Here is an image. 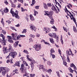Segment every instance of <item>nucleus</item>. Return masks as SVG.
Wrapping results in <instances>:
<instances>
[{"instance_id": "obj_2", "label": "nucleus", "mask_w": 77, "mask_h": 77, "mask_svg": "<svg viewBox=\"0 0 77 77\" xmlns=\"http://www.w3.org/2000/svg\"><path fill=\"white\" fill-rule=\"evenodd\" d=\"M9 49H7V47H3L2 51L4 54H6V53H8V52H9V51L11 52V51H13V49L12 48V47L11 45H9Z\"/></svg>"}, {"instance_id": "obj_19", "label": "nucleus", "mask_w": 77, "mask_h": 77, "mask_svg": "<svg viewBox=\"0 0 77 77\" xmlns=\"http://www.w3.org/2000/svg\"><path fill=\"white\" fill-rule=\"evenodd\" d=\"M49 40L51 43H52V44H54V40H53V38H49Z\"/></svg>"}, {"instance_id": "obj_21", "label": "nucleus", "mask_w": 77, "mask_h": 77, "mask_svg": "<svg viewBox=\"0 0 77 77\" xmlns=\"http://www.w3.org/2000/svg\"><path fill=\"white\" fill-rule=\"evenodd\" d=\"M53 36H54V38H57V39H58L59 37L57 36L56 35V33H53Z\"/></svg>"}, {"instance_id": "obj_38", "label": "nucleus", "mask_w": 77, "mask_h": 77, "mask_svg": "<svg viewBox=\"0 0 77 77\" xmlns=\"http://www.w3.org/2000/svg\"><path fill=\"white\" fill-rule=\"evenodd\" d=\"M1 23L2 24L3 26H4V25H5V24L4 23V22H3V18L2 19V20L1 21Z\"/></svg>"}, {"instance_id": "obj_36", "label": "nucleus", "mask_w": 77, "mask_h": 77, "mask_svg": "<svg viewBox=\"0 0 77 77\" xmlns=\"http://www.w3.org/2000/svg\"><path fill=\"white\" fill-rule=\"evenodd\" d=\"M10 28L12 29V30H15L16 32H17V29H15V28H14V27L13 26H11Z\"/></svg>"}, {"instance_id": "obj_47", "label": "nucleus", "mask_w": 77, "mask_h": 77, "mask_svg": "<svg viewBox=\"0 0 77 77\" xmlns=\"http://www.w3.org/2000/svg\"><path fill=\"white\" fill-rule=\"evenodd\" d=\"M5 4L6 5H8V4H9V3H8V1H7V0H5Z\"/></svg>"}, {"instance_id": "obj_55", "label": "nucleus", "mask_w": 77, "mask_h": 77, "mask_svg": "<svg viewBox=\"0 0 77 77\" xmlns=\"http://www.w3.org/2000/svg\"><path fill=\"white\" fill-rule=\"evenodd\" d=\"M58 52L60 54H61V51L60 49H59L58 50Z\"/></svg>"}, {"instance_id": "obj_28", "label": "nucleus", "mask_w": 77, "mask_h": 77, "mask_svg": "<svg viewBox=\"0 0 77 77\" xmlns=\"http://www.w3.org/2000/svg\"><path fill=\"white\" fill-rule=\"evenodd\" d=\"M2 71V75H5V74H6V72L5 71Z\"/></svg>"}, {"instance_id": "obj_51", "label": "nucleus", "mask_w": 77, "mask_h": 77, "mask_svg": "<svg viewBox=\"0 0 77 77\" xmlns=\"http://www.w3.org/2000/svg\"><path fill=\"white\" fill-rule=\"evenodd\" d=\"M62 59L63 61V62H66V60H65V58L64 57L62 58Z\"/></svg>"}, {"instance_id": "obj_4", "label": "nucleus", "mask_w": 77, "mask_h": 77, "mask_svg": "<svg viewBox=\"0 0 77 77\" xmlns=\"http://www.w3.org/2000/svg\"><path fill=\"white\" fill-rule=\"evenodd\" d=\"M24 64H22L21 65V67L20 69V70L21 71V72L23 73H25V74H23V76L24 77V76H27V75H28L29 73L26 72V70H24Z\"/></svg>"}, {"instance_id": "obj_37", "label": "nucleus", "mask_w": 77, "mask_h": 77, "mask_svg": "<svg viewBox=\"0 0 77 77\" xmlns=\"http://www.w3.org/2000/svg\"><path fill=\"white\" fill-rule=\"evenodd\" d=\"M56 5H58V6H59V9H61V5H60V4L58 2H57V3H56Z\"/></svg>"}, {"instance_id": "obj_16", "label": "nucleus", "mask_w": 77, "mask_h": 77, "mask_svg": "<svg viewBox=\"0 0 77 77\" xmlns=\"http://www.w3.org/2000/svg\"><path fill=\"white\" fill-rule=\"evenodd\" d=\"M30 19L31 21H34L35 18L32 14L30 15Z\"/></svg>"}, {"instance_id": "obj_52", "label": "nucleus", "mask_w": 77, "mask_h": 77, "mask_svg": "<svg viewBox=\"0 0 77 77\" xmlns=\"http://www.w3.org/2000/svg\"><path fill=\"white\" fill-rule=\"evenodd\" d=\"M21 9L22 10H21L22 12H23V11H26V10L23 9V7H21Z\"/></svg>"}, {"instance_id": "obj_40", "label": "nucleus", "mask_w": 77, "mask_h": 77, "mask_svg": "<svg viewBox=\"0 0 77 77\" xmlns=\"http://www.w3.org/2000/svg\"><path fill=\"white\" fill-rule=\"evenodd\" d=\"M2 32L3 33V34H4V35H6V32L5 31V30L2 29Z\"/></svg>"}, {"instance_id": "obj_35", "label": "nucleus", "mask_w": 77, "mask_h": 77, "mask_svg": "<svg viewBox=\"0 0 77 77\" xmlns=\"http://www.w3.org/2000/svg\"><path fill=\"white\" fill-rule=\"evenodd\" d=\"M36 3V2H35V0H32V4H31V5L32 6L34 5Z\"/></svg>"}, {"instance_id": "obj_44", "label": "nucleus", "mask_w": 77, "mask_h": 77, "mask_svg": "<svg viewBox=\"0 0 77 77\" xmlns=\"http://www.w3.org/2000/svg\"><path fill=\"white\" fill-rule=\"evenodd\" d=\"M51 55L53 59H54V58H55V57H56L55 56V55H54V54H51Z\"/></svg>"}, {"instance_id": "obj_17", "label": "nucleus", "mask_w": 77, "mask_h": 77, "mask_svg": "<svg viewBox=\"0 0 77 77\" xmlns=\"http://www.w3.org/2000/svg\"><path fill=\"white\" fill-rule=\"evenodd\" d=\"M43 6L45 9H48V6L46 3H43Z\"/></svg>"}, {"instance_id": "obj_42", "label": "nucleus", "mask_w": 77, "mask_h": 77, "mask_svg": "<svg viewBox=\"0 0 77 77\" xmlns=\"http://www.w3.org/2000/svg\"><path fill=\"white\" fill-rule=\"evenodd\" d=\"M27 32V29H24L23 30V31L22 32L23 34V33H26Z\"/></svg>"}, {"instance_id": "obj_18", "label": "nucleus", "mask_w": 77, "mask_h": 77, "mask_svg": "<svg viewBox=\"0 0 77 77\" xmlns=\"http://www.w3.org/2000/svg\"><path fill=\"white\" fill-rule=\"evenodd\" d=\"M0 37H2L3 39V41H4V40L5 39V36L3 34H1L0 35Z\"/></svg>"}, {"instance_id": "obj_34", "label": "nucleus", "mask_w": 77, "mask_h": 77, "mask_svg": "<svg viewBox=\"0 0 77 77\" xmlns=\"http://www.w3.org/2000/svg\"><path fill=\"white\" fill-rule=\"evenodd\" d=\"M48 72V73H50H50L52 72V70L51 69H49L47 70Z\"/></svg>"}, {"instance_id": "obj_5", "label": "nucleus", "mask_w": 77, "mask_h": 77, "mask_svg": "<svg viewBox=\"0 0 77 77\" xmlns=\"http://www.w3.org/2000/svg\"><path fill=\"white\" fill-rule=\"evenodd\" d=\"M33 48L35 49V50L38 51L39 50H40L41 49V45L40 44H37L33 46Z\"/></svg>"}, {"instance_id": "obj_3", "label": "nucleus", "mask_w": 77, "mask_h": 77, "mask_svg": "<svg viewBox=\"0 0 77 77\" xmlns=\"http://www.w3.org/2000/svg\"><path fill=\"white\" fill-rule=\"evenodd\" d=\"M12 10H13V8L11 9L10 12L11 14H12L13 17H15L16 18H17V19H19V18H20V17H19V16L18 15V11H16L14 12V11Z\"/></svg>"}, {"instance_id": "obj_50", "label": "nucleus", "mask_w": 77, "mask_h": 77, "mask_svg": "<svg viewBox=\"0 0 77 77\" xmlns=\"http://www.w3.org/2000/svg\"><path fill=\"white\" fill-rule=\"evenodd\" d=\"M29 36H30V37L33 38H35V36L33 35H32V34H30L29 35Z\"/></svg>"}, {"instance_id": "obj_13", "label": "nucleus", "mask_w": 77, "mask_h": 77, "mask_svg": "<svg viewBox=\"0 0 77 77\" xmlns=\"http://www.w3.org/2000/svg\"><path fill=\"white\" fill-rule=\"evenodd\" d=\"M30 28L32 30H34V31H35L36 29V27H35V26L33 25L31 26L30 27Z\"/></svg>"}, {"instance_id": "obj_64", "label": "nucleus", "mask_w": 77, "mask_h": 77, "mask_svg": "<svg viewBox=\"0 0 77 77\" xmlns=\"http://www.w3.org/2000/svg\"><path fill=\"white\" fill-rule=\"evenodd\" d=\"M75 66V65L73 63L70 66L71 67H74V66Z\"/></svg>"}, {"instance_id": "obj_30", "label": "nucleus", "mask_w": 77, "mask_h": 77, "mask_svg": "<svg viewBox=\"0 0 77 77\" xmlns=\"http://www.w3.org/2000/svg\"><path fill=\"white\" fill-rule=\"evenodd\" d=\"M51 28H53V29H54L55 31H56V32H57V29L55 27V26H53L51 27Z\"/></svg>"}, {"instance_id": "obj_59", "label": "nucleus", "mask_w": 77, "mask_h": 77, "mask_svg": "<svg viewBox=\"0 0 77 77\" xmlns=\"http://www.w3.org/2000/svg\"><path fill=\"white\" fill-rule=\"evenodd\" d=\"M35 9H39V6H35Z\"/></svg>"}, {"instance_id": "obj_24", "label": "nucleus", "mask_w": 77, "mask_h": 77, "mask_svg": "<svg viewBox=\"0 0 77 77\" xmlns=\"http://www.w3.org/2000/svg\"><path fill=\"white\" fill-rule=\"evenodd\" d=\"M39 66V70H41V69H42L44 68V66L43 65H40Z\"/></svg>"}, {"instance_id": "obj_27", "label": "nucleus", "mask_w": 77, "mask_h": 77, "mask_svg": "<svg viewBox=\"0 0 77 77\" xmlns=\"http://www.w3.org/2000/svg\"><path fill=\"white\" fill-rule=\"evenodd\" d=\"M23 52L25 53H26V54H29V53L28 52V51H27V50L26 49H24V51H23Z\"/></svg>"}, {"instance_id": "obj_20", "label": "nucleus", "mask_w": 77, "mask_h": 77, "mask_svg": "<svg viewBox=\"0 0 77 77\" xmlns=\"http://www.w3.org/2000/svg\"><path fill=\"white\" fill-rule=\"evenodd\" d=\"M29 61H31V63L32 64H34V63H36L35 62V60L32 58H31V60Z\"/></svg>"}, {"instance_id": "obj_32", "label": "nucleus", "mask_w": 77, "mask_h": 77, "mask_svg": "<svg viewBox=\"0 0 77 77\" xmlns=\"http://www.w3.org/2000/svg\"><path fill=\"white\" fill-rule=\"evenodd\" d=\"M65 9H66L65 12H66L67 14V15L68 16H69V15L68 14V12L69 11H68V9H67V8H66V7H65Z\"/></svg>"}, {"instance_id": "obj_54", "label": "nucleus", "mask_w": 77, "mask_h": 77, "mask_svg": "<svg viewBox=\"0 0 77 77\" xmlns=\"http://www.w3.org/2000/svg\"><path fill=\"white\" fill-rule=\"evenodd\" d=\"M11 5L13 7V8H15V7H16V5L14 4H11Z\"/></svg>"}, {"instance_id": "obj_26", "label": "nucleus", "mask_w": 77, "mask_h": 77, "mask_svg": "<svg viewBox=\"0 0 77 77\" xmlns=\"http://www.w3.org/2000/svg\"><path fill=\"white\" fill-rule=\"evenodd\" d=\"M26 57L27 58V59L29 60V61H30L31 60L32 58H29V56L28 55H26Z\"/></svg>"}, {"instance_id": "obj_6", "label": "nucleus", "mask_w": 77, "mask_h": 77, "mask_svg": "<svg viewBox=\"0 0 77 77\" xmlns=\"http://www.w3.org/2000/svg\"><path fill=\"white\" fill-rule=\"evenodd\" d=\"M2 71H4L6 72H8L9 71V69L7 67H0V72H1Z\"/></svg>"}, {"instance_id": "obj_56", "label": "nucleus", "mask_w": 77, "mask_h": 77, "mask_svg": "<svg viewBox=\"0 0 77 77\" xmlns=\"http://www.w3.org/2000/svg\"><path fill=\"white\" fill-rule=\"evenodd\" d=\"M42 69V71H43L44 72L46 71L47 70V69H45V68H44V67Z\"/></svg>"}, {"instance_id": "obj_53", "label": "nucleus", "mask_w": 77, "mask_h": 77, "mask_svg": "<svg viewBox=\"0 0 77 77\" xmlns=\"http://www.w3.org/2000/svg\"><path fill=\"white\" fill-rule=\"evenodd\" d=\"M56 73L57 74L58 76V77H59L60 76V75L59 74V72L58 71H57Z\"/></svg>"}, {"instance_id": "obj_43", "label": "nucleus", "mask_w": 77, "mask_h": 77, "mask_svg": "<svg viewBox=\"0 0 77 77\" xmlns=\"http://www.w3.org/2000/svg\"><path fill=\"white\" fill-rule=\"evenodd\" d=\"M47 5L48 7H51V6H52V5H51V3H48Z\"/></svg>"}, {"instance_id": "obj_58", "label": "nucleus", "mask_w": 77, "mask_h": 77, "mask_svg": "<svg viewBox=\"0 0 77 77\" xmlns=\"http://www.w3.org/2000/svg\"><path fill=\"white\" fill-rule=\"evenodd\" d=\"M55 5V6L57 7V9L58 11L59 12H60V9L59 8V7H57V6Z\"/></svg>"}, {"instance_id": "obj_39", "label": "nucleus", "mask_w": 77, "mask_h": 77, "mask_svg": "<svg viewBox=\"0 0 77 77\" xmlns=\"http://www.w3.org/2000/svg\"><path fill=\"white\" fill-rule=\"evenodd\" d=\"M67 61L68 62H70V60H69V57L67 56Z\"/></svg>"}, {"instance_id": "obj_9", "label": "nucleus", "mask_w": 77, "mask_h": 77, "mask_svg": "<svg viewBox=\"0 0 77 77\" xmlns=\"http://www.w3.org/2000/svg\"><path fill=\"white\" fill-rule=\"evenodd\" d=\"M7 38L9 42L12 43H14V41H13V40L12 39V37H11V36L8 35L7 36Z\"/></svg>"}, {"instance_id": "obj_45", "label": "nucleus", "mask_w": 77, "mask_h": 77, "mask_svg": "<svg viewBox=\"0 0 77 77\" xmlns=\"http://www.w3.org/2000/svg\"><path fill=\"white\" fill-rule=\"evenodd\" d=\"M48 35L51 37H53V33L49 34Z\"/></svg>"}, {"instance_id": "obj_46", "label": "nucleus", "mask_w": 77, "mask_h": 77, "mask_svg": "<svg viewBox=\"0 0 77 77\" xmlns=\"http://www.w3.org/2000/svg\"><path fill=\"white\" fill-rule=\"evenodd\" d=\"M30 75L31 77H35V74H30Z\"/></svg>"}, {"instance_id": "obj_12", "label": "nucleus", "mask_w": 77, "mask_h": 77, "mask_svg": "<svg viewBox=\"0 0 77 77\" xmlns=\"http://www.w3.org/2000/svg\"><path fill=\"white\" fill-rule=\"evenodd\" d=\"M51 9L53 11H55L56 12H57V10L56 9V7L54 6V5H52L51 8Z\"/></svg>"}, {"instance_id": "obj_23", "label": "nucleus", "mask_w": 77, "mask_h": 77, "mask_svg": "<svg viewBox=\"0 0 77 77\" xmlns=\"http://www.w3.org/2000/svg\"><path fill=\"white\" fill-rule=\"evenodd\" d=\"M47 64L48 65H49V66H50L51 64H52V63L50 61H48L47 62Z\"/></svg>"}, {"instance_id": "obj_31", "label": "nucleus", "mask_w": 77, "mask_h": 77, "mask_svg": "<svg viewBox=\"0 0 77 77\" xmlns=\"http://www.w3.org/2000/svg\"><path fill=\"white\" fill-rule=\"evenodd\" d=\"M51 51V54L52 53H54V49L53 48H52L50 50Z\"/></svg>"}, {"instance_id": "obj_61", "label": "nucleus", "mask_w": 77, "mask_h": 77, "mask_svg": "<svg viewBox=\"0 0 77 77\" xmlns=\"http://www.w3.org/2000/svg\"><path fill=\"white\" fill-rule=\"evenodd\" d=\"M36 36L37 38H39L40 36V35L37 33L36 35Z\"/></svg>"}, {"instance_id": "obj_41", "label": "nucleus", "mask_w": 77, "mask_h": 77, "mask_svg": "<svg viewBox=\"0 0 77 77\" xmlns=\"http://www.w3.org/2000/svg\"><path fill=\"white\" fill-rule=\"evenodd\" d=\"M69 71L71 73H73V71H74V70H73L71 67L69 68Z\"/></svg>"}, {"instance_id": "obj_57", "label": "nucleus", "mask_w": 77, "mask_h": 77, "mask_svg": "<svg viewBox=\"0 0 77 77\" xmlns=\"http://www.w3.org/2000/svg\"><path fill=\"white\" fill-rule=\"evenodd\" d=\"M63 28L64 30L66 32H67V29H66V28H65V27L64 26L63 27Z\"/></svg>"}, {"instance_id": "obj_25", "label": "nucleus", "mask_w": 77, "mask_h": 77, "mask_svg": "<svg viewBox=\"0 0 77 77\" xmlns=\"http://www.w3.org/2000/svg\"><path fill=\"white\" fill-rule=\"evenodd\" d=\"M30 65H31L32 70L33 69V68H34V64H33L30 63Z\"/></svg>"}, {"instance_id": "obj_15", "label": "nucleus", "mask_w": 77, "mask_h": 77, "mask_svg": "<svg viewBox=\"0 0 77 77\" xmlns=\"http://www.w3.org/2000/svg\"><path fill=\"white\" fill-rule=\"evenodd\" d=\"M4 12L5 13L7 14V13H8V12H9V10L8 9V8H6L4 9Z\"/></svg>"}, {"instance_id": "obj_33", "label": "nucleus", "mask_w": 77, "mask_h": 77, "mask_svg": "<svg viewBox=\"0 0 77 77\" xmlns=\"http://www.w3.org/2000/svg\"><path fill=\"white\" fill-rule=\"evenodd\" d=\"M66 54L69 55V56H70V55H71V53H70L69 51L68 50H67L66 51Z\"/></svg>"}, {"instance_id": "obj_29", "label": "nucleus", "mask_w": 77, "mask_h": 77, "mask_svg": "<svg viewBox=\"0 0 77 77\" xmlns=\"http://www.w3.org/2000/svg\"><path fill=\"white\" fill-rule=\"evenodd\" d=\"M16 65L17 66H19V67H20V62H19V61H18L16 62Z\"/></svg>"}, {"instance_id": "obj_1", "label": "nucleus", "mask_w": 77, "mask_h": 77, "mask_svg": "<svg viewBox=\"0 0 77 77\" xmlns=\"http://www.w3.org/2000/svg\"><path fill=\"white\" fill-rule=\"evenodd\" d=\"M44 12L45 13L44 14L45 15L48 16L49 18L51 19V20L50 21L51 24H54V19H53L52 16V15L53 14V12L51 11L50 12H48V11H44Z\"/></svg>"}, {"instance_id": "obj_63", "label": "nucleus", "mask_w": 77, "mask_h": 77, "mask_svg": "<svg viewBox=\"0 0 77 77\" xmlns=\"http://www.w3.org/2000/svg\"><path fill=\"white\" fill-rule=\"evenodd\" d=\"M15 26H16V27H20V24L18 23V24H17V25H16Z\"/></svg>"}, {"instance_id": "obj_48", "label": "nucleus", "mask_w": 77, "mask_h": 77, "mask_svg": "<svg viewBox=\"0 0 77 77\" xmlns=\"http://www.w3.org/2000/svg\"><path fill=\"white\" fill-rule=\"evenodd\" d=\"M63 65H65L66 66H67V65H66V64H67V63H66V61H65V62H63Z\"/></svg>"}, {"instance_id": "obj_11", "label": "nucleus", "mask_w": 77, "mask_h": 77, "mask_svg": "<svg viewBox=\"0 0 77 77\" xmlns=\"http://www.w3.org/2000/svg\"><path fill=\"white\" fill-rule=\"evenodd\" d=\"M18 43H19V41H17L15 42V43L14 44V47L16 48L18 45Z\"/></svg>"}, {"instance_id": "obj_49", "label": "nucleus", "mask_w": 77, "mask_h": 77, "mask_svg": "<svg viewBox=\"0 0 77 77\" xmlns=\"http://www.w3.org/2000/svg\"><path fill=\"white\" fill-rule=\"evenodd\" d=\"M43 59L44 60V63H46V59H45L44 57H43Z\"/></svg>"}, {"instance_id": "obj_10", "label": "nucleus", "mask_w": 77, "mask_h": 77, "mask_svg": "<svg viewBox=\"0 0 77 77\" xmlns=\"http://www.w3.org/2000/svg\"><path fill=\"white\" fill-rule=\"evenodd\" d=\"M44 31H45V33H47L50 32V31H51V29L49 28L45 27L44 28Z\"/></svg>"}, {"instance_id": "obj_8", "label": "nucleus", "mask_w": 77, "mask_h": 77, "mask_svg": "<svg viewBox=\"0 0 77 77\" xmlns=\"http://www.w3.org/2000/svg\"><path fill=\"white\" fill-rule=\"evenodd\" d=\"M11 57H13V58H14L15 57L17 56V54L16 52H14V49H13V51H11Z\"/></svg>"}, {"instance_id": "obj_62", "label": "nucleus", "mask_w": 77, "mask_h": 77, "mask_svg": "<svg viewBox=\"0 0 77 77\" xmlns=\"http://www.w3.org/2000/svg\"><path fill=\"white\" fill-rule=\"evenodd\" d=\"M61 42L62 44L63 45V40H62V38H61Z\"/></svg>"}, {"instance_id": "obj_14", "label": "nucleus", "mask_w": 77, "mask_h": 77, "mask_svg": "<svg viewBox=\"0 0 77 77\" xmlns=\"http://www.w3.org/2000/svg\"><path fill=\"white\" fill-rule=\"evenodd\" d=\"M12 39H13V40H16V39H15V38H16V36H17V34H16V36H15V34L14 33H12L11 34Z\"/></svg>"}, {"instance_id": "obj_22", "label": "nucleus", "mask_w": 77, "mask_h": 77, "mask_svg": "<svg viewBox=\"0 0 77 77\" xmlns=\"http://www.w3.org/2000/svg\"><path fill=\"white\" fill-rule=\"evenodd\" d=\"M73 30L74 32H75V33H77V29H76V27H75V26H73Z\"/></svg>"}, {"instance_id": "obj_7", "label": "nucleus", "mask_w": 77, "mask_h": 77, "mask_svg": "<svg viewBox=\"0 0 77 77\" xmlns=\"http://www.w3.org/2000/svg\"><path fill=\"white\" fill-rule=\"evenodd\" d=\"M68 12H69V14L71 15V16H69L70 18H71V20H73V21L75 23H76V21L75 20V18L74 17V16L73 15L71 14V13L69 11H68Z\"/></svg>"}, {"instance_id": "obj_60", "label": "nucleus", "mask_w": 77, "mask_h": 77, "mask_svg": "<svg viewBox=\"0 0 77 77\" xmlns=\"http://www.w3.org/2000/svg\"><path fill=\"white\" fill-rule=\"evenodd\" d=\"M34 13H35V14H38V11H36L35 10H34Z\"/></svg>"}]
</instances>
